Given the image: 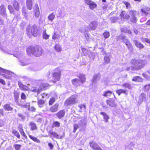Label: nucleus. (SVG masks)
I'll list each match as a JSON object with an SVG mask.
<instances>
[{"label": "nucleus", "instance_id": "1", "mask_svg": "<svg viewBox=\"0 0 150 150\" xmlns=\"http://www.w3.org/2000/svg\"><path fill=\"white\" fill-rule=\"evenodd\" d=\"M27 52L29 55H30L31 53L34 56L39 57L42 54L43 51L42 48L38 45L34 47L32 46L27 50Z\"/></svg>", "mask_w": 150, "mask_h": 150}, {"label": "nucleus", "instance_id": "31", "mask_svg": "<svg viewBox=\"0 0 150 150\" xmlns=\"http://www.w3.org/2000/svg\"><path fill=\"white\" fill-rule=\"evenodd\" d=\"M46 30L45 29L43 30L42 33V36L44 39L45 40L49 38L50 36L47 35L46 32Z\"/></svg>", "mask_w": 150, "mask_h": 150}, {"label": "nucleus", "instance_id": "49", "mask_svg": "<svg viewBox=\"0 0 150 150\" xmlns=\"http://www.w3.org/2000/svg\"><path fill=\"white\" fill-rule=\"evenodd\" d=\"M122 3L126 6L127 9H129L130 8L131 6L129 3L126 1H123Z\"/></svg>", "mask_w": 150, "mask_h": 150}, {"label": "nucleus", "instance_id": "25", "mask_svg": "<svg viewBox=\"0 0 150 150\" xmlns=\"http://www.w3.org/2000/svg\"><path fill=\"white\" fill-rule=\"evenodd\" d=\"M4 108L5 110L11 111L13 110V108L11 107L10 104H6L4 106Z\"/></svg>", "mask_w": 150, "mask_h": 150}, {"label": "nucleus", "instance_id": "62", "mask_svg": "<svg viewBox=\"0 0 150 150\" xmlns=\"http://www.w3.org/2000/svg\"><path fill=\"white\" fill-rule=\"evenodd\" d=\"M21 99L25 100L26 98L25 95L23 93H22L21 95Z\"/></svg>", "mask_w": 150, "mask_h": 150}, {"label": "nucleus", "instance_id": "15", "mask_svg": "<svg viewBox=\"0 0 150 150\" xmlns=\"http://www.w3.org/2000/svg\"><path fill=\"white\" fill-rule=\"evenodd\" d=\"M106 102L107 105H109L110 107H115L117 106L116 104L113 100L111 99L107 100Z\"/></svg>", "mask_w": 150, "mask_h": 150}, {"label": "nucleus", "instance_id": "46", "mask_svg": "<svg viewBox=\"0 0 150 150\" xmlns=\"http://www.w3.org/2000/svg\"><path fill=\"white\" fill-rule=\"evenodd\" d=\"M12 133L14 134V135H15L18 138H20V135L19 133L15 129L13 130L12 131Z\"/></svg>", "mask_w": 150, "mask_h": 150}, {"label": "nucleus", "instance_id": "19", "mask_svg": "<svg viewBox=\"0 0 150 150\" xmlns=\"http://www.w3.org/2000/svg\"><path fill=\"white\" fill-rule=\"evenodd\" d=\"M26 5L27 8L31 10L32 9L33 6L32 0H26Z\"/></svg>", "mask_w": 150, "mask_h": 150}, {"label": "nucleus", "instance_id": "43", "mask_svg": "<svg viewBox=\"0 0 150 150\" xmlns=\"http://www.w3.org/2000/svg\"><path fill=\"white\" fill-rule=\"evenodd\" d=\"M48 84L47 83H43L40 86V89L41 90H45L46 89V87L48 86Z\"/></svg>", "mask_w": 150, "mask_h": 150}, {"label": "nucleus", "instance_id": "8", "mask_svg": "<svg viewBox=\"0 0 150 150\" xmlns=\"http://www.w3.org/2000/svg\"><path fill=\"white\" fill-rule=\"evenodd\" d=\"M31 33L34 37H36L38 35V29L37 25L34 24L31 27Z\"/></svg>", "mask_w": 150, "mask_h": 150}, {"label": "nucleus", "instance_id": "41", "mask_svg": "<svg viewBox=\"0 0 150 150\" xmlns=\"http://www.w3.org/2000/svg\"><path fill=\"white\" fill-rule=\"evenodd\" d=\"M55 17V15L53 14V13H52L48 16V18L49 20L52 21L54 19V18Z\"/></svg>", "mask_w": 150, "mask_h": 150}, {"label": "nucleus", "instance_id": "59", "mask_svg": "<svg viewBox=\"0 0 150 150\" xmlns=\"http://www.w3.org/2000/svg\"><path fill=\"white\" fill-rule=\"evenodd\" d=\"M25 7H23L22 8V12L23 14L25 16V17H26V13L25 11Z\"/></svg>", "mask_w": 150, "mask_h": 150}, {"label": "nucleus", "instance_id": "10", "mask_svg": "<svg viewBox=\"0 0 150 150\" xmlns=\"http://www.w3.org/2000/svg\"><path fill=\"white\" fill-rule=\"evenodd\" d=\"M12 4L16 11H18L19 10L20 5L18 1L14 0L12 2Z\"/></svg>", "mask_w": 150, "mask_h": 150}, {"label": "nucleus", "instance_id": "52", "mask_svg": "<svg viewBox=\"0 0 150 150\" xmlns=\"http://www.w3.org/2000/svg\"><path fill=\"white\" fill-rule=\"evenodd\" d=\"M55 99L54 98L52 97L50 98L49 101V104L50 105H52L55 102Z\"/></svg>", "mask_w": 150, "mask_h": 150}, {"label": "nucleus", "instance_id": "29", "mask_svg": "<svg viewBox=\"0 0 150 150\" xmlns=\"http://www.w3.org/2000/svg\"><path fill=\"white\" fill-rule=\"evenodd\" d=\"M132 81H134L141 82L142 81V79L139 76H135L133 77Z\"/></svg>", "mask_w": 150, "mask_h": 150}, {"label": "nucleus", "instance_id": "42", "mask_svg": "<svg viewBox=\"0 0 150 150\" xmlns=\"http://www.w3.org/2000/svg\"><path fill=\"white\" fill-rule=\"evenodd\" d=\"M112 93V92L111 91H108L104 93L103 96L105 97L110 96H111Z\"/></svg>", "mask_w": 150, "mask_h": 150}, {"label": "nucleus", "instance_id": "44", "mask_svg": "<svg viewBox=\"0 0 150 150\" xmlns=\"http://www.w3.org/2000/svg\"><path fill=\"white\" fill-rule=\"evenodd\" d=\"M19 131L20 132L21 134L23 137H26V136L25 135V134L22 128L21 127H19Z\"/></svg>", "mask_w": 150, "mask_h": 150}, {"label": "nucleus", "instance_id": "33", "mask_svg": "<svg viewBox=\"0 0 150 150\" xmlns=\"http://www.w3.org/2000/svg\"><path fill=\"white\" fill-rule=\"evenodd\" d=\"M89 7L92 10L93 9L95 8H96L97 6V4L93 1H92V2L89 5Z\"/></svg>", "mask_w": 150, "mask_h": 150}, {"label": "nucleus", "instance_id": "36", "mask_svg": "<svg viewBox=\"0 0 150 150\" xmlns=\"http://www.w3.org/2000/svg\"><path fill=\"white\" fill-rule=\"evenodd\" d=\"M104 63L105 64L109 63L110 61V59L109 56L106 55L104 57Z\"/></svg>", "mask_w": 150, "mask_h": 150}, {"label": "nucleus", "instance_id": "50", "mask_svg": "<svg viewBox=\"0 0 150 150\" xmlns=\"http://www.w3.org/2000/svg\"><path fill=\"white\" fill-rule=\"evenodd\" d=\"M129 13L130 15L131 16V17L136 16V11L134 10H130L129 11Z\"/></svg>", "mask_w": 150, "mask_h": 150}, {"label": "nucleus", "instance_id": "22", "mask_svg": "<svg viewBox=\"0 0 150 150\" xmlns=\"http://www.w3.org/2000/svg\"><path fill=\"white\" fill-rule=\"evenodd\" d=\"M116 93L119 96H120L121 94L123 93L125 94L126 95L128 94V91L127 90H123L122 89H120L116 91Z\"/></svg>", "mask_w": 150, "mask_h": 150}, {"label": "nucleus", "instance_id": "23", "mask_svg": "<svg viewBox=\"0 0 150 150\" xmlns=\"http://www.w3.org/2000/svg\"><path fill=\"white\" fill-rule=\"evenodd\" d=\"M150 10L149 8L148 7H145L144 8H142L141 10V12L142 13L143 15H145L146 16L147 15L150 13L148 12H147L146 11H149Z\"/></svg>", "mask_w": 150, "mask_h": 150}, {"label": "nucleus", "instance_id": "27", "mask_svg": "<svg viewBox=\"0 0 150 150\" xmlns=\"http://www.w3.org/2000/svg\"><path fill=\"white\" fill-rule=\"evenodd\" d=\"M45 103V101L42 100H38V104L40 108H42L43 107V105Z\"/></svg>", "mask_w": 150, "mask_h": 150}, {"label": "nucleus", "instance_id": "55", "mask_svg": "<svg viewBox=\"0 0 150 150\" xmlns=\"http://www.w3.org/2000/svg\"><path fill=\"white\" fill-rule=\"evenodd\" d=\"M126 12L125 11H122L120 14V16L122 19H125V16L126 14Z\"/></svg>", "mask_w": 150, "mask_h": 150}, {"label": "nucleus", "instance_id": "48", "mask_svg": "<svg viewBox=\"0 0 150 150\" xmlns=\"http://www.w3.org/2000/svg\"><path fill=\"white\" fill-rule=\"evenodd\" d=\"M140 98L142 100H145L146 98V96L144 93H142L140 96Z\"/></svg>", "mask_w": 150, "mask_h": 150}, {"label": "nucleus", "instance_id": "30", "mask_svg": "<svg viewBox=\"0 0 150 150\" xmlns=\"http://www.w3.org/2000/svg\"><path fill=\"white\" fill-rule=\"evenodd\" d=\"M100 78V75L99 74L95 75L93 77V82H96L97 80H99Z\"/></svg>", "mask_w": 150, "mask_h": 150}, {"label": "nucleus", "instance_id": "17", "mask_svg": "<svg viewBox=\"0 0 150 150\" xmlns=\"http://www.w3.org/2000/svg\"><path fill=\"white\" fill-rule=\"evenodd\" d=\"M48 135L50 137H52L53 136V137L57 138H59V135L55 132L53 131L52 130H50L48 132Z\"/></svg>", "mask_w": 150, "mask_h": 150}, {"label": "nucleus", "instance_id": "35", "mask_svg": "<svg viewBox=\"0 0 150 150\" xmlns=\"http://www.w3.org/2000/svg\"><path fill=\"white\" fill-rule=\"evenodd\" d=\"M8 8L9 10L10 13L14 15L15 14V11L12 6L11 5H8Z\"/></svg>", "mask_w": 150, "mask_h": 150}, {"label": "nucleus", "instance_id": "2", "mask_svg": "<svg viewBox=\"0 0 150 150\" xmlns=\"http://www.w3.org/2000/svg\"><path fill=\"white\" fill-rule=\"evenodd\" d=\"M60 71L59 68H57L54 69V72L53 73L52 75L51 76L52 78L50 77V73L48 71L47 73L48 80L50 81L53 82L55 83L56 81H59L60 78Z\"/></svg>", "mask_w": 150, "mask_h": 150}, {"label": "nucleus", "instance_id": "18", "mask_svg": "<svg viewBox=\"0 0 150 150\" xmlns=\"http://www.w3.org/2000/svg\"><path fill=\"white\" fill-rule=\"evenodd\" d=\"M78 77L79 79V80L82 84L86 81V78L83 74H80Z\"/></svg>", "mask_w": 150, "mask_h": 150}, {"label": "nucleus", "instance_id": "5", "mask_svg": "<svg viewBox=\"0 0 150 150\" xmlns=\"http://www.w3.org/2000/svg\"><path fill=\"white\" fill-rule=\"evenodd\" d=\"M77 97L78 96L76 95H72L66 100L64 103V105L66 106H68L77 103L78 102Z\"/></svg>", "mask_w": 150, "mask_h": 150}, {"label": "nucleus", "instance_id": "32", "mask_svg": "<svg viewBox=\"0 0 150 150\" xmlns=\"http://www.w3.org/2000/svg\"><path fill=\"white\" fill-rule=\"evenodd\" d=\"M32 91L34 92H37L38 93H39L40 92L41 90L39 88L35 87H32L31 89Z\"/></svg>", "mask_w": 150, "mask_h": 150}, {"label": "nucleus", "instance_id": "26", "mask_svg": "<svg viewBox=\"0 0 150 150\" xmlns=\"http://www.w3.org/2000/svg\"><path fill=\"white\" fill-rule=\"evenodd\" d=\"M100 114L103 116V118L105 120V121L106 122H108V120L109 119V117L107 115V114L103 112H101Z\"/></svg>", "mask_w": 150, "mask_h": 150}, {"label": "nucleus", "instance_id": "6", "mask_svg": "<svg viewBox=\"0 0 150 150\" xmlns=\"http://www.w3.org/2000/svg\"><path fill=\"white\" fill-rule=\"evenodd\" d=\"M118 39L122 40L123 42L125 44L130 51L132 52L133 50V47L132 45L130 44L129 41L123 35L119 36Z\"/></svg>", "mask_w": 150, "mask_h": 150}, {"label": "nucleus", "instance_id": "61", "mask_svg": "<svg viewBox=\"0 0 150 150\" xmlns=\"http://www.w3.org/2000/svg\"><path fill=\"white\" fill-rule=\"evenodd\" d=\"M78 127H79V126H78V125H77V124L74 125V130L73 131V132L74 133H75L76 132V130L78 129Z\"/></svg>", "mask_w": 150, "mask_h": 150}, {"label": "nucleus", "instance_id": "47", "mask_svg": "<svg viewBox=\"0 0 150 150\" xmlns=\"http://www.w3.org/2000/svg\"><path fill=\"white\" fill-rule=\"evenodd\" d=\"M18 84L21 89L23 90H27L28 89V87L26 86L23 85L21 83L19 82Z\"/></svg>", "mask_w": 150, "mask_h": 150}, {"label": "nucleus", "instance_id": "45", "mask_svg": "<svg viewBox=\"0 0 150 150\" xmlns=\"http://www.w3.org/2000/svg\"><path fill=\"white\" fill-rule=\"evenodd\" d=\"M130 20L131 22L135 23L137 21V18L135 16L131 17Z\"/></svg>", "mask_w": 150, "mask_h": 150}, {"label": "nucleus", "instance_id": "20", "mask_svg": "<svg viewBox=\"0 0 150 150\" xmlns=\"http://www.w3.org/2000/svg\"><path fill=\"white\" fill-rule=\"evenodd\" d=\"M29 126L30 127V130L32 131L35 130L37 129L36 125L33 122H30Z\"/></svg>", "mask_w": 150, "mask_h": 150}, {"label": "nucleus", "instance_id": "51", "mask_svg": "<svg viewBox=\"0 0 150 150\" xmlns=\"http://www.w3.org/2000/svg\"><path fill=\"white\" fill-rule=\"evenodd\" d=\"M117 18L114 16L110 18V21L112 23L115 22L117 20Z\"/></svg>", "mask_w": 150, "mask_h": 150}, {"label": "nucleus", "instance_id": "24", "mask_svg": "<svg viewBox=\"0 0 150 150\" xmlns=\"http://www.w3.org/2000/svg\"><path fill=\"white\" fill-rule=\"evenodd\" d=\"M58 106L59 104L57 103H56L50 108V111L52 112H56L57 110Z\"/></svg>", "mask_w": 150, "mask_h": 150}, {"label": "nucleus", "instance_id": "3", "mask_svg": "<svg viewBox=\"0 0 150 150\" xmlns=\"http://www.w3.org/2000/svg\"><path fill=\"white\" fill-rule=\"evenodd\" d=\"M132 64L134 65L137 69L138 70H140L145 66L146 63L145 61L144 60L132 59L131 61Z\"/></svg>", "mask_w": 150, "mask_h": 150}, {"label": "nucleus", "instance_id": "57", "mask_svg": "<svg viewBox=\"0 0 150 150\" xmlns=\"http://www.w3.org/2000/svg\"><path fill=\"white\" fill-rule=\"evenodd\" d=\"M60 123L57 121H55L53 122L54 125V127H59L60 126Z\"/></svg>", "mask_w": 150, "mask_h": 150}, {"label": "nucleus", "instance_id": "64", "mask_svg": "<svg viewBox=\"0 0 150 150\" xmlns=\"http://www.w3.org/2000/svg\"><path fill=\"white\" fill-rule=\"evenodd\" d=\"M92 1L91 0H84L85 3L88 5L92 2Z\"/></svg>", "mask_w": 150, "mask_h": 150}, {"label": "nucleus", "instance_id": "14", "mask_svg": "<svg viewBox=\"0 0 150 150\" xmlns=\"http://www.w3.org/2000/svg\"><path fill=\"white\" fill-rule=\"evenodd\" d=\"M122 86L125 89H128L129 90H132L133 87V85L132 84L127 83H124L122 85Z\"/></svg>", "mask_w": 150, "mask_h": 150}, {"label": "nucleus", "instance_id": "37", "mask_svg": "<svg viewBox=\"0 0 150 150\" xmlns=\"http://www.w3.org/2000/svg\"><path fill=\"white\" fill-rule=\"evenodd\" d=\"M126 70L127 71H138L136 67L134 66H131L129 67H127L126 69Z\"/></svg>", "mask_w": 150, "mask_h": 150}, {"label": "nucleus", "instance_id": "4", "mask_svg": "<svg viewBox=\"0 0 150 150\" xmlns=\"http://www.w3.org/2000/svg\"><path fill=\"white\" fill-rule=\"evenodd\" d=\"M13 56L18 58L19 59V64L21 65H24L28 64V63L26 62V60H25V62L24 63L23 62L24 61L22 58L24 57V53L22 52L19 51H16L14 52L13 54Z\"/></svg>", "mask_w": 150, "mask_h": 150}, {"label": "nucleus", "instance_id": "60", "mask_svg": "<svg viewBox=\"0 0 150 150\" xmlns=\"http://www.w3.org/2000/svg\"><path fill=\"white\" fill-rule=\"evenodd\" d=\"M59 35L55 33L54 35L52 36V38L53 39L55 40L56 39L59 38Z\"/></svg>", "mask_w": 150, "mask_h": 150}, {"label": "nucleus", "instance_id": "13", "mask_svg": "<svg viewBox=\"0 0 150 150\" xmlns=\"http://www.w3.org/2000/svg\"><path fill=\"white\" fill-rule=\"evenodd\" d=\"M4 5L2 4L0 7V14L2 16H6V10Z\"/></svg>", "mask_w": 150, "mask_h": 150}, {"label": "nucleus", "instance_id": "7", "mask_svg": "<svg viewBox=\"0 0 150 150\" xmlns=\"http://www.w3.org/2000/svg\"><path fill=\"white\" fill-rule=\"evenodd\" d=\"M90 146L93 150H103L95 142L92 141L89 143Z\"/></svg>", "mask_w": 150, "mask_h": 150}, {"label": "nucleus", "instance_id": "11", "mask_svg": "<svg viewBox=\"0 0 150 150\" xmlns=\"http://www.w3.org/2000/svg\"><path fill=\"white\" fill-rule=\"evenodd\" d=\"M34 12L35 17H38L40 15V11L38 6L37 4H35L34 6Z\"/></svg>", "mask_w": 150, "mask_h": 150}, {"label": "nucleus", "instance_id": "39", "mask_svg": "<svg viewBox=\"0 0 150 150\" xmlns=\"http://www.w3.org/2000/svg\"><path fill=\"white\" fill-rule=\"evenodd\" d=\"M141 40L143 42H146L150 44V40L146 38L142 37L141 38Z\"/></svg>", "mask_w": 150, "mask_h": 150}, {"label": "nucleus", "instance_id": "12", "mask_svg": "<svg viewBox=\"0 0 150 150\" xmlns=\"http://www.w3.org/2000/svg\"><path fill=\"white\" fill-rule=\"evenodd\" d=\"M71 82L73 85L76 86H80L82 84L80 81L77 79L72 80Z\"/></svg>", "mask_w": 150, "mask_h": 150}, {"label": "nucleus", "instance_id": "54", "mask_svg": "<svg viewBox=\"0 0 150 150\" xmlns=\"http://www.w3.org/2000/svg\"><path fill=\"white\" fill-rule=\"evenodd\" d=\"M21 146V145L20 144H15L14 145V147L16 150H20Z\"/></svg>", "mask_w": 150, "mask_h": 150}, {"label": "nucleus", "instance_id": "38", "mask_svg": "<svg viewBox=\"0 0 150 150\" xmlns=\"http://www.w3.org/2000/svg\"><path fill=\"white\" fill-rule=\"evenodd\" d=\"M29 137L32 140H33L34 142H36L38 143H40V141L36 137L32 136V135H29Z\"/></svg>", "mask_w": 150, "mask_h": 150}, {"label": "nucleus", "instance_id": "21", "mask_svg": "<svg viewBox=\"0 0 150 150\" xmlns=\"http://www.w3.org/2000/svg\"><path fill=\"white\" fill-rule=\"evenodd\" d=\"M134 42L136 46L139 49H142L144 47V46L141 42L137 40H134Z\"/></svg>", "mask_w": 150, "mask_h": 150}, {"label": "nucleus", "instance_id": "9", "mask_svg": "<svg viewBox=\"0 0 150 150\" xmlns=\"http://www.w3.org/2000/svg\"><path fill=\"white\" fill-rule=\"evenodd\" d=\"M97 25L98 23L97 22L93 21L91 22L89 25L90 29H87V31H90V30H95L97 27Z\"/></svg>", "mask_w": 150, "mask_h": 150}, {"label": "nucleus", "instance_id": "63", "mask_svg": "<svg viewBox=\"0 0 150 150\" xmlns=\"http://www.w3.org/2000/svg\"><path fill=\"white\" fill-rule=\"evenodd\" d=\"M28 110L32 112H34L35 111L36 109L33 107H31L30 108L28 107Z\"/></svg>", "mask_w": 150, "mask_h": 150}, {"label": "nucleus", "instance_id": "34", "mask_svg": "<svg viewBox=\"0 0 150 150\" xmlns=\"http://www.w3.org/2000/svg\"><path fill=\"white\" fill-rule=\"evenodd\" d=\"M54 49L57 52H60L62 50L60 45L58 44H56L54 46Z\"/></svg>", "mask_w": 150, "mask_h": 150}, {"label": "nucleus", "instance_id": "58", "mask_svg": "<svg viewBox=\"0 0 150 150\" xmlns=\"http://www.w3.org/2000/svg\"><path fill=\"white\" fill-rule=\"evenodd\" d=\"M29 103H27L26 104H21L20 105L22 108H27L29 107Z\"/></svg>", "mask_w": 150, "mask_h": 150}, {"label": "nucleus", "instance_id": "56", "mask_svg": "<svg viewBox=\"0 0 150 150\" xmlns=\"http://www.w3.org/2000/svg\"><path fill=\"white\" fill-rule=\"evenodd\" d=\"M103 35L105 38H108L110 36V33L108 32H105L103 33Z\"/></svg>", "mask_w": 150, "mask_h": 150}, {"label": "nucleus", "instance_id": "16", "mask_svg": "<svg viewBox=\"0 0 150 150\" xmlns=\"http://www.w3.org/2000/svg\"><path fill=\"white\" fill-rule=\"evenodd\" d=\"M65 114V111L63 110L59 112L56 114V115L59 119H61L64 116Z\"/></svg>", "mask_w": 150, "mask_h": 150}, {"label": "nucleus", "instance_id": "40", "mask_svg": "<svg viewBox=\"0 0 150 150\" xmlns=\"http://www.w3.org/2000/svg\"><path fill=\"white\" fill-rule=\"evenodd\" d=\"M2 73L6 74L11 73V72L0 67V74H1Z\"/></svg>", "mask_w": 150, "mask_h": 150}, {"label": "nucleus", "instance_id": "28", "mask_svg": "<svg viewBox=\"0 0 150 150\" xmlns=\"http://www.w3.org/2000/svg\"><path fill=\"white\" fill-rule=\"evenodd\" d=\"M35 118L38 122H41L42 121V116L41 115L38 114L36 115L35 117Z\"/></svg>", "mask_w": 150, "mask_h": 150}, {"label": "nucleus", "instance_id": "53", "mask_svg": "<svg viewBox=\"0 0 150 150\" xmlns=\"http://www.w3.org/2000/svg\"><path fill=\"white\" fill-rule=\"evenodd\" d=\"M12 74V73L11 72V73L10 74H8V75H6L5 74H3V76L6 79H9L11 78V75Z\"/></svg>", "mask_w": 150, "mask_h": 150}]
</instances>
